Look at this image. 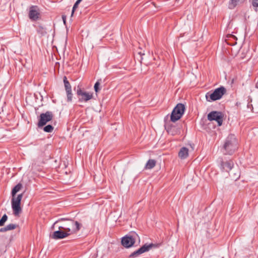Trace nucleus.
Returning <instances> with one entry per match:
<instances>
[{"label":"nucleus","mask_w":258,"mask_h":258,"mask_svg":"<svg viewBox=\"0 0 258 258\" xmlns=\"http://www.w3.org/2000/svg\"><path fill=\"white\" fill-rule=\"evenodd\" d=\"M237 148V142L234 135H230L226 139L223 147L225 154L231 155Z\"/></svg>","instance_id":"nucleus-3"},{"label":"nucleus","mask_w":258,"mask_h":258,"mask_svg":"<svg viewBox=\"0 0 258 258\" xmlns=\"http://www.w3.org/2000/svg\"><path fill=\"white\" fill-rule=\"evenodd\" d=\"M155 246V244L153 243H151L149 244H145L143 246H142L141 247H140L139 249L135 251L134 252H132L130 255V258H135L137 256H138L139 255L141 254L142 253L149 251L151 248L153 247H154Z\"/></svg>","instance_id":"nucleus-11"},{"label":"nucleus","mask_w":258,"mask_h":258,"mask_svg":"<svg viewBox=\"0 0 258 258\" xmlns=\"http://www.w3.org/2000/svg\"><path fill=\"white\" fill-rule=\"evenodd\" d=\"M177 120V104L174 107L170 116V119L167 120L165 119V128L168 134L175 135L177 133V127L173 125Z\"/></svg>","instance_id":"nucleus-2"},{"label":"nucleus","mask_w":258,"mask_h":258,"mask_svg":"<svg viewBox=\"0 0 258 258\" xmlns=\"http://www.w3.org/2000/svg\"><path fill=\"white\" fill-rule=\"evenodd\" d=\"M62 20L64 24H66V17L64 16H62Z\"/></svg>","instance_id":"nucleus-29"},{"label":"nucleus","mask_w":258,"mask_h":258,"mask_svg":"<svg viewBox=\"0 0 258 258\" xmlns=\"http://www.w3.org/2000/svg\"><path fill=\"white\" fill-rule=\"evenodd\" d=\"M139 236L136 233H133L131 234L126 235L122 238L121 244L126 247L129 248L132 246Z\"/></svg>","instance_id":"nucleus-7"},{"label":"nucleus","mask_w":258,"mask_h":258,"mask_svg":"<svg viewBox=\"0 0 258 258\" xmlns=\"http://www.w3.org/2000/svg\"><path fill=\"white\" fill-rule=\"evenodd\" d=\"M188 156V149L186 147H182L178 152V157L181 160L186 158Z\"/></svg>","instance_id":"nucleus-14"},{"label":"nucleus","mask_w":258,"mask_h":258,"mask_svg":"<svg viewBox=\"0 0 258 258\" xmlns=\"http://www.w3.org/2000/svg\"><path fill=\"white\" fill-rule=\"evenodd\" d=\"M63 82H64L66 91H71L72 90L71 85L70 84L69 82L68 81L66 77H64V78H63Z\"/></svg>","instance_id":"nucleus-18"},{"label":"nucleus","mask_w":258,"mask_h":258,"mask_svg":"<svg viewBox=\"0 0 258 258\" xmlns=\"http://www.w3.org/2000/svg\"><path fill=\"white\" fill-rule=\"evenodd\" d=\"M226 92V89L224 87H221L216 89L212 93H207L206 95V98L208 101H216L221 99Z\"/></svg>","instance_id":"nucleus-4"},{"label":"nucleus","mask_w":258,"mask_h":258,"mask_svg":"<svg viewBox=\"0 0 258 258\" xmlns=\"http://www.w3.org/2000/svg\"><path fill=\"white\" fill-rule=\"evenodd\" d=\"M229 37H231V38H233V39H236V37L234 35H230Z\"/></svg>","instance_id":"nucleus-30"},{"label":"nucleus","mask_w":258,"mask_h":258,"mask_svg":"<svg viewBox=\"0 0 258 258\" xmlns=\"http://www.w3.org/2000/svg\"><path fill=\"white\" fill-rule=\"evenodd\" d=\"M252 6L255 8L258 7V0H252Z\"/></svg>","instance_id":"nucleus-27"},{"label":"nucleus","mask_w":258,"mask_h":258,"mask_svg":"<svg viewBox=\"0 0 258 258\" xmlns=\"http://www.w3.org/2000/svg\"><path fill=\"white\" fill-rule=\"evenodd\" d=\"M37 31L38 33L41 34V35H44L47 33L46 28L40 25L38 26Z\"/></svg>","instance_id":"nucleus-20"},{"label":"nucleus","mask_w":258,"mask_h":258,"mask_svg":"<svg viewBox=\"0 0 258 258\" xmlns=\"http://www.w3.org/2000/svg\"><path fill=\"white\" fill-rule=\"evenodd\" d=\"M22 184L20 183L17 184L12 190V196H16V194L22 188Z\"/></svg>","instance_id":"nucleus-17"},{"label":"nucleus","mask_w":258,"mask_h":258,"mask_svg":"<svg viewBox=\"0 0 258 258\" xmlns=\"http://www.w3.org/2000/svg\"><path fill=\"white\" fill-rule=\"evenodd\" d=\"M61 221L63 222L58 226V229H63L67 233H70V235L76 233L82 227V224L78 221L64 218L58 219L55 222L53 225H54Z\"/></svg>","instance_id":"nucleus-1"},{"label":"nucleus","mask_w":258,"mask_h":258,"mask_svg":"<svg viewBox=\"0 0 258 258\" xmlns=\"http://www.w3.org/2000/svg\"><path fill=\"white\" fill-rule=\"evenodd\" d=\"M82 1V0H77L76 1V2L75 3V4H74V6L73 7V9H72V11L71 16H73V14L74 13L75 11L78 8V5H79V4L81 3V2Z\"/></svg>","instance_id":"nucleus-22"},{"label":"nucleus","mask_w":258,"mask_h":258,"mask_svg":"<svg viewBox=\"0 0 258 258\" xmlns=\"http://www.w3.org/2000/svg\"><path fill=\"white\" fill-rule=\"evenodd\" d=\"M100 86L99 80L97 81L94 85V90L96 93H97L99 91L100 88L99 86Z\"/></svg>","instance_id":"nucleus-26"},{"label":"nucleus","mask_w":258,"mask_h":258,"mask_svg":"<svg viewBox=\"0 0 258 258\" xmlns=\"http://www.w3.org/2000/svg\"><path fill=\"white\" fill-rule=\"evenodd\" d=\"M233 162L231 161L223 162L221 164V166L223 170L227 172L231 171L230 175L235 180L239 178L240 177V172L238 169L236 170V172H234L231 171L232 167H233Z\"/></svg>","instance_id":"nucleus-6"},{"label":"nucleus","mask_w":258,"mask_h":258,"mask_svg":"<svg viewBox=\"0 0 258 258\" xmlns=\"http://www.w3.org/2000/svg\"><path fill=\"white\" fill-rule=\"evenodd\" d=\"M8 219V216L6 214H4L2 218L0 219V226H2L4 225L5 223Z\"/></svg>","instance_id":"nucleus-23"},{"label":"nucleus","mask_w":258,"mask_h":258,"mask_svg":"<svg viewBox=\"0 0 258 258\" xmlns=\"http://www.w3.org/2000/svg\"><path fill=\"white\" fill-rule=\"evenodd\" d=\"M53 116L52 112L49 111L40 114L37 124L38 127H41L45 125L47 122L52 119Z\"/></svg>","instance_id":"nucleus-9"},{"label":"nucleus","mask_w":258,"mask_h":258,"mask_svg":"<svg viewBox=\"0 0 258 258\" xmlns=\"http://www.w3.org/2000/svg\"><path fill=\"white\" fill-rule=\"evenodd\" d=\"M34 166H35V164H33L32 165V168H33Z\"/></svg>","instance_id":"nucleus-32"},{"label":"nucleus","mask_w":258,"mask_h":258,"mask_svg":"<svg viewBox=\"0 0 258 258\" xmlns=\"http://www.w3.org/2000/svg\"><path fill=\"white\" fill-rule=\"evenodd\" d=\"M77 95L79 102H87L93 98V93L82 90L79 86L77 90Z\"/></svg>","instance_id":"nucleus-8"},{"label":"nucleus","mask_w":258,"mask_h":258,"mask_svg":"<svg viewBox=\"0 0 258 258\" xmlns=\"http://www.w3.org/2000/svg\"><path fill=\"white\" fill-rule=\"evenodd\" d=\"M245 0H231V2L229 3V7L230 9L234 8L236 5L238 3H241L243 2Z\"/></svg>","instance_id":"nucleus-19"},{"label":"nucleus","mask_w":258,"mask_h":258,"mask_svg":"<svg viewBox=\"0 0 258 258\" xmlns=\"http://www.w3.org/2000/svg\"><path fill=\"white\" fill-rule=\"evenodd\" d=\"M43 130L46 133H51L53 130V127L51 125L48 124L43 128Z\"/></svg>","instance_id":"nucleus-21"},{"label":"nucleus","mask_w":258,"mask_h":258,"mask_svg":"<svg viewBox=\"0 0 258 258\" xmlns=\"http://www.w3.org/2000/svg\"><path fill=\"white\" fill-rule=\"evenodd\" d=\"M8 231L6 226L3 228H1L0 229V232H4Z\"/></svg>","instance_id":"nucleus-28"},{"label":"nucleus","mask_w":258,"mask_h":258,"mask_svg":"<svg viewBox=\"0 0 258 258\" xmlns=\"http://www.w3.org/2000/svg\"><path fill=\"white\" fill-rule=\"evenodd\" d=\"M207 118L210 121H216L218 123V126H221L222 124L223 116L220 112L212 111L208 114Z\"/></svg>","instance_id":"nucleus-10"},{"label":"nucleus","mask_w":258,"mask_h":258,"mask_svg":"<svg viewBox=\"0 0 258 258\" xmlns=\"http://www.w3.org/2000/svg\"><path fill=\"white\" fill-rule=\"evenodd\" d=\"M156 164V161L154 159H150L147 162L145 168L146 169H152L155 167Z\"/></svg>","instance_id":"nucleus-16"},{"label":"nucleus","mask_w":258,"mask_h":258,"mask_svg":"<svg viewBox=\"0 0 258 258\" xmlns=\"http://www.w3.org/2000/svg\"><path fill=\"white\" fill-rule=\"evenodd\" d=\"M23 194L18 195L17 197H12L11 203L12 208L13 210L14 214L18 216L22 212L21 208V201L22 200Z\"/></svg>","instance_id":"nucleus-5"},{"label":"nucleus","mask_w":258,"mask_h":258,"mask_svg":"<svg viewBox=\"0 0 258 258\" xmlns=\"http://www.w3.org/2000/svg\"><path fill=\"white\" fill-rule=\"evenodd\" d=\"M185 110V105L183 103H178V120L182 117Z\"/></svg>","instance_id":"nucleus-15"},{"label":"nucleus","mask_w":258,"mask_h":258,"mask_svg":"<svg viewBox=\"0 0 258 258\" xmlns=\"http://www.w3.org/2000/svg\"><path fill=\"white\" fill-rule=\"evenodd\" d=\"M139 53L140 55H144V53H142V52H139Z\"/></svg>","instance_id":"nucleus-31"},{"label":"nucleus","mask_w":258,"mask_h":258,"mask_svg":"<svg viewBox=\"0 0 258 258\" xmlns=\"http://www.w3.org/2000/svg\"><path fill=\"white\" fill-rule=\"evenodd\" d=\"M40 13L39 9L37 6H32L30 8L29 17L32 21H36L38 19Z\"/></svg>","instance_id":"nucleus-12"},{"label":"nucleus","mask_w":258,"mask_h":258,"mask_svg":"<svg viewBox=\"0 0 258 258\" xmlns=\"http://www.w3.org/2000/svg\"><path fill=\"white\" fill-rule=\"evenodd\" d=\"M16 227L17 225L14 224H10L6 226L8 231L14 230L16 228Z\"/></svg>","instance_id":"nucleus-25"},{"label":"nucleus","mask_w":258,"mask_h":258,"mask_svg":"<svg viewBox=\"0 0 258 258\" xmlns=\"http://www.w3.org/2000/svg\"><path fill=\"white\" fill-rule=\"evenodd\" d=\"M70 235V233H67L63 229L58 230L53 232L51 238L54 239H59L66 238Z\"/></svg>","instance_id":"nucleus-13"},{"label":"nucleus","mask_w":258,"mask_h":258,"mask_svg":"<svg viewBox=\"0 0 258 258\" xmlns=\"http://www.w3.org/2000/svg\"><path fill=\"white\" fill-rule=\"evenodd\" d=\"M66 92L67 95V101L68 102L72 101L73 98V94L72 93V90L69 91H66Z\"/></svg>","instance_id":"nucleus-24"}]
</instances>
